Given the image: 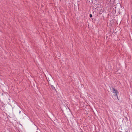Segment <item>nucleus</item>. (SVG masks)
<instances>
[{
  "label": "nucleus",
  "mask_w": 132,
  "mask_h": 132,
  "mask_svg": "<svg viewBox=\"0 0 132 132\" xmlns=\"http://www.w3.org/2000/svg\"><path fill=\"white\" fill-rule=\"evenodd\" d=\"M36 132H38V131H37Z\"/></svg>",
  "instance_id": "obj_5"
},
{
  "label": "nucleus",
  "mask_w": 132,
  "mask_h": 132,
  "mask_svg": "<svg viewBox=\"0 0 132 132\" xmlns=\"http://www.w3.org/2000/svg\"><path fill=\"white\" fill-rule=\"evenodd\" d=\"M112 88L113 90V92L114 94V96L115 97L116 96L117 97V99L118 100H119L118 97V95L119 94L117 90L115 89L114 88L112 87Z\"/></svg>",
  "instance_id": "obj_1"
},
{
  "label": "nucleus",
  "mask_w": 132,
  "mask_h": 132,
  "mask_svg": "<svg viewBox=\"0 0 132 132\" xmlns=\"http://www.w3.org/2000/svg\"><path fill=\"white\" fill-rule=\"evenodd\" d=\"M51 87L53 90H54L56 92H57V91L55 89V87H54V86L53 85H51Z\"/></svg>",
  "instance_id": "obj_2"
},
{
  "label": "nucleus",
  "mask_w": 132,
  "mask_h": 132,
  "mask_svg": "<svg viewBox=\"0 0 132 132\" xmlns=\"http://www.w3.org/2000/svg\"><path fill=\"white\" fill-rule=\"evenodd\" d=\"M51 85H51V84H49V86H50L51 87Z\"/></svg>",
  "instance_id": "obj_4"
},
{
  "label": "nucleus",
  "mask_w": 132,
  "mask_h": 132,
  "mask_svg": "<svg viewBox=\"0 0 132 132\" xmlns=\"http://www.w3.org/2000/svg\"><path fill=\"white\" fill-rule=\"evenodd\" d=\"M89 16L90 18H92V15L91 14H90L89 15Z\"/></svg>",
  "instance_id": "obj_3"
}]
</instances>
